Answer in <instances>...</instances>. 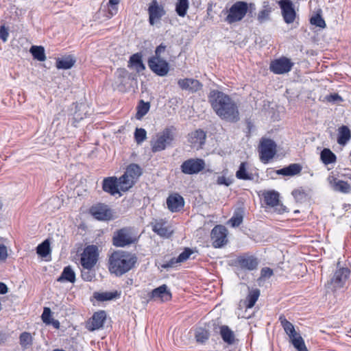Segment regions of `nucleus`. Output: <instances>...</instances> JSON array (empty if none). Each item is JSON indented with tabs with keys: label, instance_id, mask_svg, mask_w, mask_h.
Wrapping results in <instances>:
<instances>
[{
	"label": "nucleus",
	"instance_id": "a211bd4d",
	"mask_svg": "<svg viewBox=\"0 0 351 351\" xmlns=\"http://www.w3.org/2000/svg\"><path fill=\"white\" fill-rule=\"evenodd\" d=\"M91 215L98 220L107 221L112 217V213L107 205L99 204L91 207Z\"/></svg>",
	"mask_w": 351,
	"mask_h": 351
},
{
	"label": "nucleus",
	"instance_id": "ea45409f",
	"mask_svg": "<svg viewBox=\"0 0 351 351\" xmlns=\"http://www.w3.org/2000/svg\"><path fill=\"white\" fill-rule=\"evenodd\" d=\"M19 343L23 350L29 348L33 344V337L29 332H23L19 336Z\"/></svg>",
	"mask_w": 351,
	"mask_h": 351
},
{
	"label": "nucleus",
	"instance_id": "b1692460",
	"mask_svg": "<svg viewBox=\"0 0 351 351\" xmlns=\"http://www.w3.org/2000/svg\"><path fill=\"white\" fill-rule=\"evenodd\" d=\"M167 208L171 212H178L181 210L184 205L183 197L178 193L171 195L167 199Z\"/></svg>",
	"mask_w": 351,
	"mask_h": 351
},
{
	"label": "nucleus",
	"instance_id": "680f3d73",
	"mask_svg": "<svg viewBox=\"0 0 351 351\" xmlns=\"http://www.w3.org/2000/svg\"><path fill=\"white\" fill-rule=\"evenodd\" d=\"M273 275V270L269 267H263L261 271V278H269Z\"/></svg>",
	"mask_w": 351,
	"mask_h": 351
},
{
	"label": "nucleus",
	"instance_id": "412c9836",
	"mask_svg": "<svg viewBox=\"0 0 351 351\" xmlns=\"http://www.w3.org/2000/svg\"><path fill=\"white\" fill-rule=\"evenodd\" d=\"M106 318L104 311H99L93 314L91 319L86 324V328L90 331H94L103 327Z\"/></svg>",
	"mask_w": 351,
	"mask_h": 351
},
{
	"label": "nucleus",
	"instance_id": "aec40b11",
	"mask_svg": "<svg viewBox=\"0 0 351 351\" xmlns=\"http://www.w3.org/2000/svg\"><path fill=\"white\" fill-rule=\"evenodd\" d=\"M102 189L105 192L110 193L111 195H115L116 194L121 195L119 192V190H121L119 178L117 179L116 177L105 178L103 180Z\"/></svg>",
	"mask_w": 351,
	"mask_h": 351
},
{
	"label": "nucleus",
	"instance_id": "0e129e2a",
	"mask_svg": "<svg viewBox=\"0 0 351 351\" xmlns=\"http://www.w3.org/2000/svg\"><path fill=\"white\" fill-rule=\"evenodd\" d=\"M289 341L292 343L294 342V339H298V337H302L300 334L295 331L293 333H290L288 335Z\"/></svg>",
	"mask_w": 351,
	"mask_h": 351
},
{
	"label": "nucleus",
	"instance_id": "de8ad7c7",
	"mask_svg": "<svg viewBox=\"0 0 351 351\" xmlns=\"http://www.w3.org/2000/svg\"><path fill=\"white\" fill-rule=\"evenodd\" d=\"M128 72L125 69H118L115 72V77L117 79V83L119 84H124L125 81L124 80L128 77Z\"/></svg>",
	"mask_w": 351,
	"mask_h": 351
},
{
	"label": "nucleus",
	"instance_id": "052dcab7",
	"mask_svg": "<svg viewBox=\"0 0 351 351\" xmlns=\"http://www.w3.org/2000/svg\"><path fill=\"white\" fill-rule=\"evenodd\" d=\"M9 36L8 30L5 27L4 25L0 27V38L3 41L6 42Z\"/></svg>",
	"mask_w": 351,
	"mask_h": 351
},
{
	"label": "nucleus",
	"instance_id": "423d86ee",
	"mask_svg": "<svg viewBox=\"0 0 351 351\" xmlns=\"http://www.w3.org/2000/svg\"><path fill=\"white\" fill-rule=\"evenodd\" d=\"M248 10L247 3L244 1H237L234 3L228 10L226 21L232 24L241 21L245 16Z\"/></svg>",
	"mask_w": 351,
	"mask_h": 351
},
{
	"label": "nucleus",
	"instance_id": "37998d69",
	"mask_svg": "<svg viewBox=\"0 0 351 351\" xmlns=\"http://www.w3.org/2000/svg\"><path fill=\"white\" fill-rule=\"evenodd\" d=\"M279 321L286 332V334L288 335L290 333L295 332V330L294 328V326L289 322L283 315L280 316Z\"/></svg>",
	"mask_w": 351,
	"mask_h": 351
},
{
	"label": "nucleus",
	"instance_id": "c85d7f7f",
	"mask_svg": "<svg viewBox=\"0 0 351 351\" xmlns=\"http://www.w3.org/2000/svg\"><path fill=\"white\" fill-rule=\"evenodd\" d=\"M75 63V59L71 56H68L56 60V66L58 69H69Z\"/></svg>",
	"mask_w": 351,
	"mask_h": 351
},
{
	"label": "nucleus",
	"instance_id": "603ef678",
	"mask_svg": "<svg viewBox=\"0 0 351 351\" xmlns=\"http://www.w3.org/2000/svg\"><path fill=\"white\" fill-rule=\"evenodd\" d=\"M82 278L86 281H91L95 277V274L93 269H85L82 267Z\"/></svg>",
	"mask_w": 351,
	"mask_h": 351
},
{
	"label": "nucleus",
	"instance_id": "e433bc0d",
	"mask_svg": "<svg viewBox=\"0 0 351 351\" xmlns=\"http://www.w3.org/2000/svg\"><path fill=\"white\" fill-rule=\"evenodd\" d=\"M271 12V8L268 1H264L263 9L258 12L257 19L260 23H264L269 19V15Z\"/></svg>",
	"mask_w": 351,
	"mask_h": 351
},
{
	"label": "nucleus",
	"instance_id": "9d476101",
	"mask_svg": "<svg viewBox=\"0 0 351 351\" xmlns=\"http://www.w3.org/2000/svg\"><path fill=\"white\" fill-rule=\"evenodd\" d=\"M149 14V23L151 25L159 23L166 12L164 6L160 4L157 0H152L147 9Z\"/></svg>",
	"mask_w": 351,
	"mask_h": 351
},
{
	"label": "nucleus",
	"instance_id": "ddd939ff",
	"mask_svg": "<svg viewBox=\"0 0 351 351\" xmlns=\"http://www.w3.org/2000/svg\"><path fill=\"white\" fill-rule=\"evenodd\" d=\"M150 69L159 76L166 75L169 70V64L158 57H152L148 60Z\"/></svg>",
	"mask_w": 351,
	"mask_h": 351
},
{
	"label": "nucleus",
	"instance_id": "a18cd8bd",
	"mask_svg": "<svg viewBox=\"0 0 351 351\" xmlns=\"http://www.w3.org/2000/svg\"><path fill=\"white\" fill-rule=\"evenodd\" d=\"M149 104L148 102L145 103L143 101H141L140 104L138 106V111L136 113V118L141 119L143 116H145L149 110Z\"/></svg>",
	"mask_w": 351,
	"mask_h": 351
},
{
	"label": "nucleus",
	"instance_id": "69168bd1",
	"mask_svg": "<svg viewBox=\"0 0 351 351\" xmlns=\"http://www.w3.org/2000/svg\"><path fill=\"white\" fill-rule=\"evenodd\" d=\"M8 287L7 285L3 283V282H0V294H5L8 292Z\"/></svg>",
	"mask_w": 351,
	"mask_h": 351
},
{
	"label": "nucleus",
	"instance_id": "6e6d98bb",
	"mask_svg": "<svg viewBox=\"0 0 351 351\" xmlns=\"http://www.w3.org/2000/svg\"><path fill=\"white\" fill-rule=\"evenodd\" d=\"M8 256V248L3 244H0V263H3L6 261Z\"/></svg>",
	"mask_w": 351,
	"mask_h": 351
},
{
	"label": "nucleus",
	"instance_id": "7c9ffc66",
	"mask_svg": "<svg viewBox=\"0 0 351 351\" xmlns=\"http://www.w3.org/2000/svg\"><path fill=\"white\" fill-rule=\"evenodd\" d=\"M128 67L134 68L137 72L145 69V66L142 61V56L137 53L133 54L128 62Z\"/></svg>",
	"mask_w": 351,
	"mask_h": 351
},
{
	"label": "nucleus",
	"instance_id": "9b49d317",
	"mask_svg": "<svg viewBox=\"0 0 351 351\" xmlns=\"http://www.w3.org/2000/svg\"><path fill=\"white\" fill-rule=\"evenodd\" d=\"M228 230L223 226H215L211 231L210 238L212 245L215 248H219L225 245L228 242Z\"/></svg>",
	"mask_w": 351,
	"mask_h": 351
},
{
	"label": "nucleus",
	"instance_id": "cd10ccee",
	"mask_svg": "<svg viewBox=\"0 0 351 351\" xmlns=\"http://www.w3.org/2000/svg\"><path fill=\"white\" fill-rule=\"evenodd\" d=\"M301 171V165L297 163H293L289 165L288 167L278 169L276 172L278 175H282L285 176H293L299 174Z\"/></svg>",
	"mask_w": 351,
	"mask_h": 351
},
{
	"label": "nucleus",
	"instance_id": "a19ab883",
	"mask_svg": "<svg viewBox=\"0 0 351 351\" xmlns=\"http://www.w3.org/2000/svg\"><path fill=\"white\" fill-rule=\"evenodd\" d=\"M189 7L188 0H178L176 4V12L181 17L185 16Z\"/></svg>",
	"mask_w": 351,
	"mask_h": 351
},
{
	"label": "nucleus",
	"instance_id": "4468645a",
	"mask_svg": "<svg viewBox=\"0 0 351 351\" xmlns=\"http://www.w3.org/2000/svg\"><path fill=\"white\" fill-rule=\"evenodd\" d=\"M278 4L282 10V14L285 21L288 24L292 23L295 19L296 14L291 1L280 0Z\"/></svg>",
	"mask_w": 351,
	"mask_h": 351
},
{
	"label": "nucleus",
	"instance_id": "c9c22d12",
	"mask_svg": "<svg viewBox=\"0 0 351 351\" xmlns=\"http://www.w3.org/2000/svg\"><path fill=\"white\" fill-rule=\"evenodd\" d=\"M320 158L322 162L326 165L335 163L337 160L335 154L328 148H324L321 152Z\"/></svg>",
	"mask_w": 351,
	"mask_h": 351
},
{
	"label": "nucleus",
	"instance_id": "20e7f679",
	"mask_svg": "<svg viewBox=\"0 0 351 351\" xmlns=\"http://www.w3.org/2000/svg\"><path fill=\"white\" fill-rule=\"evenodd\" d=\"M141 174V169L138 165L130 164L128 165L124 174L119 178L121 191H128L132 187Z\"/></svg>",
	"mask_w": 351,
	"mask_h": 351
},
{
	"label": "nucleus",
	"instance_id": "473e14b6",
	"mask_svg": "<svg viewBox=\"0 0 351 351\" xmlns=\"http://www.w3.org/2000/svg\"><path fill=\"white\" fill-rule=\"evenodd\" d=\"M119 296L120 293H119L117 291L112 292H95L93 293L94 298L99 302L112 300L113 299L119 298Z\"/></svg>",
	"mask_w": 351,
	"mask_h": 351
},
{
	"label": "nucleus",
	"instance_id": "58836bf2",
	"mask_svg": "<svg viewBox=\"0 0 351 351\" xmlns=\"http://www.w3.org/2000/svg\"><path fill=\"white\" fill-rule=\"evenodd\" d=\"M29 51L34 59L40 62L45 61L46 60L45 49L43 47L35 45L32 46Z\"/></svg>",
	"mask_w": 351,
	"mask_h": 351
},
{
	"label": "nucleus",
	"instance_id": "09e8293b",
	"mask_svg": "<svg viewBox=\"0 0 351 351\" xmlns=\"http://www.w3.org/2000/svg\"><path fill=\"white\" fill-rule=\"evenodd\" d=\"M310 22L312 25L321 28H324L326 27L325 21L319 14H316L312 16L310 19Z\"/></svg>",
	"mask_w": 351,
	"mask_h": 351
},
{
	"label": "nucleus",
	"instance_id": "4d7b16f0",
	"mask_svg": "<svg viewBox=\"0 0 351 351\" xmlns=\"http://www.w3.org/2000/svg\"><path fill=\"white\" fill-rule=\"evenodd\" d=\"M192 254V250L189 248H186L184 250V251H183L178 256V261H180V263H182L185 261H186L189 256H191V254Z\"/></svg>",
	"mask_w": 351,
	"mask_h": 351
},
{
	"label": "nucleus",
	"instance_id": "39448f33",
	"mask_svg": "<svg viewBox=\"0 0 351 351\" xmlns=\"http://www.w3.org/2000/svg\"><path fill=\"white\" fill-rule=\"evenodd\" d=\"M258 152L261 160L266 164L276 155V144L271 139L262 138L260 142Z\"/></svg>",
	"mask_w": 351,
	"mask_h": 351
},
{
	"label": "nucleus",
	"instance_id": "f3484780",
	"mask_svg": "<svg viewBox=\"0 0 351 351\" xmlns=\"http://www.w3.org/2000/svg\"><path fill=\"white\" fill-rule=\"evenodd\" d=\"M264 201L265 204L271 207H278L276 210L279 213H282L285 210V207L280 204L279 193L274 191H268L263 193Z\"/></svg>",
	"mask_w": 351,
	"mask_h": 351
},
{
	"label": "nucleus",
	"instance_id": "bf43d9fd",
	"mask_svg": "<svg viewBox=\"0 0 351 351\" xmlns=\"http://www.w3.org/2000/svg\"><path fill=\"white\" fill-rule=\"evenodd\" d=\"M178 263H180V261H178V258H172L169 261L162 264L161 267L164 269L173 267Z\"/></svg>",
	"mask_w": 351,
	"mask_h": 351
},
{
	"label": "nucleus",
	"instance_id": "c756f323",
	"mask_svg": "<svg viewBox=\"0 0 351 351\" xmlns=\"http://www.w3.org/2000/svg\"><path fill=\"white\" fill-rule=\"evenodd\" d=\"M236 177L239 180H252L254 179L253 174L248 171L247 163H241L238 171L236 172Z\"/></svg>",
	"mask_w": 351,
	"mask_h": 351
},
{
	"label": "nucleus",
	"instance_id": "a878e982",
	"mask_svg": "<svg viewBox=\"0 0 351 351\" xmlns=\"http://www.w3.org/2000/svg\"><path fill=\"white\" fill-rule=\"evenodd\" d=\"M151 297L161 302L169 301L171 298V293L166 285H162L152 291Z\"/></svg>",
	"mask_w": 351,
	"mask_h": 351
},
{
	"label": "nucleus",
	"instance_id": "bb28decb",
	"mask_svg": "<svg viewBox=\"0 0 351 351\" xmlns=\"http://www.w3.org/2000/svg\"><path fill=\"white\" fill-rule=\"evenodd\" d=\"M219 333L223 341L228 345H233L237 341L234 332L228 326H220Z\"/></svg>",
	"mask_w": 351,
	"mask_h": 351
},
{
	"label": "nucleus",
	"instance_id": "2eb2a0df",
	"mask_svg": "<svg viewBox=\"0 0 351 351\" xmlns=\"http://www.w3.org/2000/svg\"><path fill=\"white\" fill-rule=\"evenodd\" d=\"M350 275V270L346 267L337 269L330 280V284L333 288H341L345 285Z\"/></svg>",
	"mask_w": 351,
	"mask_h": 351
},
{
	"label": "nucleus",
	"instance_id": "f257e3e1",
	"mask_svg": "<svg viewBox=\"0 0 351 351\" xmlns=\"http://www.w3.org/2000/svg\"><path fill=\"white\" fill-rule=\"evenodd\" d=\"M208 101L216 114L226 121L235 123L239 120V112L236 102L227 94L210 90Z\"/></svg>",
	"mask_w": 351,
	"mask_h": 351
},
{
	"label": "nucleus",
	"instance_id": "1a4fd4ad",
	"mask_svg": "<svg viewBox=\"0 0 351 351\" xmlns=\"http://www.w3.org/2000/svg\"><path fill=\"white\" fill-rule=\"evenodd\" d=\"M205 161L202 158H189L180 165V170L184 174H197L204 169Z\"/></svg>",
	"mask_w": 351,
	"mask_h": 351
},
{
	"label": "nucleus",
	"instance_id": "c03bdc74",
	"mask_svg": "<svg viewBox=\"0 0 351 351\" xmlns=\"http://www.w3.org/2000/svg\"><path fill=\"white\" fill-rule=\"evenodd\" d=\"M209 337V332L203 328H198L195 330V339L200 343L205 342Z\"/></svg>",
	"mask_w": 351,
	"mask_h": 351
},
{
	"label": "nucleus",
	"instance_id": "72a5a7b5",
	"mask_svg": "<svg viewBox=\"0 0 351 351\" xmlns=\"http://www.w3.org/2000/svg\"><path fill=\"white\" fill-rule=\"evenodd\" d=\"M58 281H67L71 283L75 282V274L71 266H67L64 268L60 276L58 278Z\"/></svg>",
	"mask_w": 351,
	"mask_h": 351
},
{
	"label": "nucleus",
	"instance_id": "338daca9",
	"mask_svg": "<svg viewBox=\"0 0 351 351\" xmlns=\"http://www.w3.org/2000/svg\"><path fill=\"white\" fill-rule=\"evenodd\" d=\"M226 178L223 177V176H221V177H219L218 178V180H217V182L219 184H226V186H228L229 185V183L226 182Z\"/></svg>",
	"mask_w": 351,
	"mask_h": 351
},
{
	"label": "nucleus",
	"instance_id": "f704fd0d",
	"mask_svg": "<svg viewBox=\"0 0 351 351\" xmlns=\"http://www.w3.org/2000/svg\"><path fill=\"white\" fill-rule=\"evenodd\" d=\"M260 295V290L258 289H252L249 291V293L245 299V306L247 308H252Z\"/></svg>",
	"mask_w": 351,
	"mask_h": 351
},
{
	"label": "nucleus",
	"instance_id": "13d9d810",
	"mask_svg": "<svg viewBox=\"0 0 351 351\" xmlns=\"http://www.w3.org/2000/svg\"><path fill=\"white\" fill-rule=\"evenodd\" d=\"M292 195L298 200H302L305 197V193L302 189L293 190Z\"/></svg>",
	"mask_w": 351,
	"mask_h": 351
},
{
	"label": "nucleus",
	"instance_id": "5701e85b",
	"mask_svg": "<svg viewBox=\"0 0 351 351\" xmlns=\"http://www.w3.org/2000/svg\"><path fill=\"white\" fill-rule=\"evenodd\" d=\"M178 84L182 90L191 93H195L202 87V84L197 80L193 78L180 79L178 81Z\"/></svg>",
	"mask_w": 351,
	"mask_h": 351
},
{
	"label": "nucleus",
	"instance_id": "4be33fe9",
	"mask_svg": "<svg viewBox=\"0 0 351 351\" xmlns=\"http://www.w3.org/2000/svg\"><path fill=\"white\" fill-rule=\"evenodd\" d=\"M152 230L161 237L169 238L173 233V230L167 226V222L162 219L156 220L152 223Z\"/></svg>",
	"mask_w": 351,
	"mask_h": 351
},
{
	"label": "nucleus",
	"instance_id": "5fc2aeb1",
	"mask_svg": "<svg viewBox=\"0 0 351 351\" xmlns=\"http://www.w3.org/2000/svg\"><path fill=\"white\" fill-rule=\"evenodd\" d=\"M51 310L49 308H48V307L44 308L43 313L41 316L42 319L44 323H45L47 324H51Z\"/></svg>",
	"mask_w": 351,
	"mask_h": 351
},
{
	"label": "nucleus",
	"instance_id": "2f4dec72",
	"mask_svg": "<svg viewBox=\"0 0 351 351\" xmlns=\"http://www.w3.org/2000/svg\"><path fill=\"white\" fill-rule=\"evenodd\" d=\"M119 3L120 0H109L106 5H104L106 18L110 19L117 14Z\"/></svg>",
	"mask_w": 351,
	"mask_h": 351
},
{
	"label": "nucleus",
	"instance_id": "6ab92c4d",
	"mask_svg": "<svg viewBox=\"0 0 351 351\" xmlns=\"http://www.w3.org/2000/svg\"><path fill=\"white\" fill-rule=\"evenodd\" d=\"M206 138V132L202 129H198L189 134L188 141L191 147L199 149L204 145Z\"/></svg>",
	"mask_w": 351,
	"mask_h": 351
},
{
	"label": "nucleus",
	"instance_id": "7ed1b4c3",
	"mask_svg": "<svg viewBox=\"0 0 351 351\" xmlns=\"http://www.w3.org/2000/svg\"><path fill=\"white\" fill-rule=\"evenodd\" d=\"M175 135L176 128L173 126L166 128L158 132L150 141L152 152H159L169 147L174 140Z\"/></svg>",
	"mask_w": 351,
	"mask_h": 351
},
{
	"label": "nucleus",
	"instance_id": "f03ea898",
	"mask_svg": "<svg viewBox=\"0 0 351 351\" xmlns=\"http://www.w3.org/2000/svg\"><path fill=\"white\" fill-rule=\"evenodd\" d=\"M135 254L124 250L114 251L108 259V269L116 276H121L132 269L137 263Z\"/></svg>",
	"mask_w": 351,
	"mask_h": 351
},
{
	"label": "nucleus",
	"instance_id": "864d4df0",
	"mask_svg": "<svg viewBox=\"0 0 351 351\" xmlns=\"http://www.w3.org/2000/svg\"><path fill=\"white\" fill-rule=\"evenodd\" d=\"M325 99L327 101L333 104L343 101L342 97L337 93H333L326 95Z\"/></svg>",
	"mask_w": 351,
	"mask_h": 351
},
{
	"label": "nucleus",
	"instance_id": "79ce46f5",
	"mask_svg": "<svg viewBox=\"0 0 351 351\" xmlns=\"http://www.w3.org/2000/svg\"><path fill=\"white\" fill-rule=\"evenodd\" d=\"M36 252L42 257H46L50 252V245L48 240L44 241L38 245Z\"/></svg>",
	"mask_w": 351,
	"mask_h": 351
},
{
	"label": "nucleus",
	"instance_id": "f8f14e48",
	"mask_svg": "<svg viewBox=\"0 0 351 351\" xmlns=\"http://www.w3.org/2000/svg\"><path fill=\"white\" fill-rule=\"evenodd\" d=\"M293 66L291 60L286 57H281L271 62L269 69L275 74H284L289 72Z\"/></svg>",
	"mask_w": 351,
	"mask_h": 351
},
{
	"label": "nucleus",
	"instance_id": "393cba45",
	"mask_svg": "<svg viewBox=\"0 0 351 351\" xmlns=\"http://www.w3.org/2000/svg\"><path fill=\"white\" fill-rule=\"evenodd\" d=\"M328 180L330 186L335 191L348 193L350 191V185L346 181L339 180L334 176H329Z\"/></svg>",
	"mask_w": 351,
	"mask_h": 351
},
{
	"label": "nucleus",
	"instance_id": "0eeeda50",
	"mask_svg": "<svg viewBox=\"0 0 351 351\" xmlns=\"http://www.w3.org/2000/svg\"><path fill=\"white\" fill-rule=\"evenodd\" d=\"M136 237L132 234V230L128 228H121L114 232L112 241L116 247H123L135 243Z\"/></svg>",
	"mask_w": 351,
	"mask_h": 351
},
{
	"label": "nucleus",
	"instance_id": "4c0bfd02",
	"mask_svg": "<svg viewBox=\"0 0 351 351\" xmlns=\"http://www.w3.org/2000/svg\"><path fill=\"white\" fill-rule=\"evenodd\" d=\"M350 130L347 126L343 125L339 129L337 142L340 145H345L350 138Z\"/></svg>",
	"mask_w": 351,
	"mask_h": 351
},
{
	"label": "nucleus",
	"instance_id": "774afa93",
	"mask_svg": "<svg viewBox=\"0 0 351 351\" xmlns=\"http://www.w3.org/2000/svg\"><path fill=\"white\" fill-rule=\"evenodd\" d=\"M51 323L54 326V328H59L60 323H59V322L58 320H53L52 322H51Z\"/></svg>",
	"mask_w": 351,
	"mask_h": 351
},
{
	"label": "nucleus",
	"instance_id": "dca6fc26",
	"mask_svg": "<svg viewBox=\"0 0 351 351\" xmlns=\"http://www.w3.org/2000/svg\"><path fill=\"white\" fill-rule=\"evenodd\" d=\"M236 263L241 269L252 271L257 268L259 261L254 256L245 254L239 256Z\"/></svg>",
	"mask_w": 351,
	"mask_h": 351
},
{
	"label": "nucleus",
	"instance_id": "e2e57ef3",
	"mask_svg": "<svg viewBox=\"0 0 351 351\" xmlns=\"http://www.w3.org/2000/svg\"><path fill=\"white\" fill-rule=\"evenodd\" d=\"M165 48L166 47L163 45H160L158 47H156V51H155V53H156V56L155 57H158L160 58V55L161 54V53L164 52L165 50Z\"/></svg>",
	"mask_w": 351,
	"mask_h": 351
},
{
	"label": "nucleus",
	"instance_id": "6e6552de",
	"mask_svg": "<svg viewBox=\"0 0 351 351\" xmlns=\"http://www.w3.org/2000/svg\"><path fill=\"white\" fill-rule=\"evenodd\" d=\"M99 252L96 245L87 246L81 256L80 263L83 268L93 269L98 261Z\"/></svg>",
	"mask_w": 351,
	"mask_h": 351
},
{
	"label": "nucleus",
	"instance_id": "3c124183",
	"mask_svg": "<svg viewBox=\"0 0 351 351\" xmlns=\"http://www.w3.org/2000/svg\"><path fill=\"white\" fill-rule=\"evenodd\" d=\"M243 221V215L241 213H235L232 218L230 219L229 223L233 227H238Z\"/></svg>",
	"mask_w": 351,
	"mask_h": 351
},
{
	"label": "nucleus",
	"instance_id": "49530a36",
	"mask_svg": "<svg viewBox=\"0 0 351 351\" xmlns=\"http://www.w3.org/2000/svg\"><path fill=\"white\" fill-rule=\"evenodd\" d=\"M147 138V132L143 128H136L134 138L137 144H141Z\"/></svg>",
	"mask_w": 351,
	"mask_h": 351
},
{
	"label": "nucleus",
	"instance_id": "8fccbe9b",
	"mask_svg": "<svg viewBox=\"0 0 351 351\" xmlns=\"http://www.w3.org/2000/svg\"><path fill=\"white\" fill-rule=\"evenodd\" d=\"M292 345L297 351H308L302 337H298V339H294V342L292 343Z\"/></svg>",
	"mask_w": 351,
	"mask_h": 351
}]
</instances>
